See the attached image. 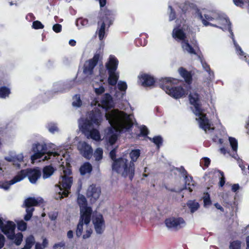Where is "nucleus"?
<instances>
[{"instance_id": "423d86ee", "label": "nucleus", "mask_w": 249, "mask_h": 249, "mask_svg": "<svg viewBox=\"0 0 249 249\" xmlns=\"http://www.w3.org/2000/svg\"><path fill=\"white\" fill-rule=\"evenodd\" d=\"M172 37L177 41H181V47L184 51L190 54L197 55H202L198 45H195V48L197 50V52L195 49L189 44V41L186 39V35L182 29L175 28L172 31Z\"/></svg>"}, {"instance_id": "de8ad7c7", "label": "nucleus", "mask_w": 249, "mask_h": 249, "mask_svg": "<svg viewBox=\"0 0 249 249\" xmlns=\"http://www.w3.org/2000/svg\"><path fill=\"white\" fill-rule=\"evenodd\" d=\"M118 139V134H113V135H109L108 138V142L110 145L114 144L117 141Z\"/></svg>"}, {"instance_id": "f257e3e1", "label": "nucleus", "mask_w": 249, "mask_h": 249, "mask_svg": "<svg viewBox=\"0 0 249 249\" xmlns=\"http://www.w3.org/2000/svg\"><path fill=\"white\" fill-rule=\"evenodd\" d=\"M105 117L110 124L107 129V135L117 134L119 128L129 130L133 126L131 115L123 111L113 109L107 113Z\"/></svg>"}, {"instance_id": "0e129e2a", "label": "nucleus", "mask_w": 249, "mask_h": 249, "mask_svg": "<svg viewBox=\"0 0 249 249\" xmlns=\"http://www.w3.org/2000/svg\"><path fill=\"white\" fill-rule=\"evenodd\" d=\"M219 174L221 176L219 184L221 187H222L225 183V178L224 177V173L219 170Z\"/></svg>"}, {"instance_id": "473e14b6", "label": "nucleus", "mask_w": 249, "mask_h": 249, "mask_svg": "<svg viewBox=\"0 0 249 249\" xmlns=\"http://www.w3.org/2000/svg\"><path fill=\"white\" fill-rule=\"evenodd\" d=\"M7 86H1L0 87V98H6L8 97L11 93V90L9 87Z\"/></svg>"}, {"instance_id": "4c0bfd02", "label": "nucleus", "mask_w": 249, "mask_h": 249, "mask_svg": "<svg viewBox=\"0 0 249 249\" xmlns=\"http://www.w3.org/2000/svg\"><path fill=\"white\" fill-rule=\"evenodd\" d=\"M242 242L238 240H233L230 242V249H241Z\"/></svg>"}, {"instance_id": "412c9836", "label": "nucleus", "mask_w": 249, "mask_h": 249, "mask_svg": "<svg viewBox=\"0 0 249 249\" xmlns=\"http://www.w3.org/2000/svg\"><path fill=\"white\" fill-rule=\"evenodd\" d=\"M92 213V210L91 207L86 208L82 211L80 210V217L79 222L88 225L90 222Z\"/></svg>"}, {"instance_id": "a19ab883", "label": "nucleus", "mask_w": 249, "mask_h": 249, "mask_svg": "<svg viewBox=\"0 0 249 249\" xmlns=\"http://www.w3.org/2000/svg\"><path fill=\"white\" fill-rule=\"evenodd\" d=\"M35 243V239L33 236L31 235L26 239L25 246L27 249H30Z\"/></svg>"}, {"instance_id": "4468645a", "label": "nucleus", "mask_w": 249, "mask_h": 249, "mask_svg": "<svg viewBox=\"0 0 249 249\" xmlns=\"http://www.w3.org/2000/svg\"><path fill=\"white\" fill-rule=\"evenodd\" d=\"M189 100L190 104L193 105L195 108L194 109H192L193 113L194 114H200L201 109H202V108H201V105L199 103V94L197 93H190L189 95Z\"/></svg>"}, {"instance_id": "a18cd8bd", "label": "nucleus", "mask_w": 249, "mask_h": 249, "mask_svg": "<svg viewBox=\"0 0 249 249\" xmlns=\"http://www.w3.org/2000/svg\"><path fill=\"white\" fill-rule=\"evenodd\" d=\"M83 225L84 223L79 222L77 225L76 230V235L77 237H80L82 234L83 230Z\"/></svg>"}, {"instance_id": "a878e982", "label": "nucleus", "mask_w": 249, "mask_h": 249, "mask_svg": "<svg viewBox=\"0 0 249 249\" xmlns=\"http://www.w3.org/2000/svg\"><path fill=\"white\" fill-rule=\"evenodd\" d=\"M42 202L43 199L42 198L38 200L35 197H29L25 200L24 205L25 207L31 208L32 207L38 206Z\"/></svg>"}, {"instance_id": "69168bd1", "label": "nucleus", "mask_w": 249, "mask_h": 249, "mask_svg": "<svg viewBox=\"0 0 249 249\" xmlns=\"http://www.w3.org/2000/svg\"><path fill=\"white\" fill-rule=\"evenodd\" d=\"M140 133L142 136H146L148 134L149 131L145 126H143L141 128Z\"/></svg>"}, {"instance_id": "b1692460", "label": "nucleus", "mask_w": 249, "mask_h": 249, "mask_svg": "<svg viewBox=\"0 0 249 249\" xmlns=\"http://www.w3.org/2000/svg\"><path fill=\"white\" fill-rule=\"evenodd\" d=\"M79 150L83 156L87 159L90 158L93 152L91 146L85 142L80 145Z\"/></svg>"}, {"instance_id": "3c124183", "label": "nucleus", "mask_w": 249, "mask_h": 249, "mask_svg": "<svg viewBox=\"0 0 249 249\" xmlns=\"http://www.w3.org/2000/svg\"><path fill=\"white\" fill-rule=\"evenodd\" d=\"M18 229L21 231H24L27 229V224L23 221H20L18 223Z\"/></svg>"}, {"instance_id": "58836bf2", "label": "nucleus", "mask_w": 249, "mask_h": 249, "mask_svg": "<svg viewBox=\"0 0 249 249\" xmlns=\"http://www.w3.org/2000/svg\"><path fill=\"white\" fill-rule=\"evenodd\" d=\"M136 45L138 46H144L147 44V40L142 36L137 38L135 40Z\"/></svg>"}, {"instance_id": "1a4fd4ad", "label": "nucleus", "mask_w": 249, "mask_h": 249, "mask_svg": "<svg viewBox=\"0 0 249 249\" xmlns=\"http://www.w3.org/2000/svg\"><path fill=\"white\" fill-rule=\"evenodd\" d=\"M33 149L35 152L34 154L31 156V159L33 160L40 159L45 154H47L49 156H53L54 157L58 155L56 152L48 151L47 144L45 143H37L33 146Z\"/></svg>"}, {"instance_id": "4be33fe9", "label": "nucleus", "mask_w": 249, "mask_h": 249, "mask_svg": "<svg viewBox=\"0 0 249 249\" xmlns=\"http://www.w3.org/2000/svg\"><path fill=\"white\" fill-rule=\"evenodd\" d=\"M139 79L141 85L144 87L151 86L156 82L154 77L147 73H143L139 76Z\"/></svg>"}, {"instance_id": "aec40b11", "label": "nucleus", "mask_w": 249, "mask_h": 249, "mask_svg": "<svg viewBox=\"0 0 249 249\" xmlns=\"http://www.w3.org/2000/svg\"><path fill=\"white\" fill-rule=\"evenodd\" d=\"M101 104L102 107L105 109L106 110L114 107V103L113 98L111 95L108 93H105L102 97L101 100Z\"/></svg>"}, {"instance_id": "39448f33", "label": "nucleus", "mask_w": 249, "mask_h": 249, "mask_svg": "<svg viewBox=\"0 0 249 249\" xmlns=\"http://www.w3.org/2000/svg\"><path fill=\"white\" fill-rule=\"evenodd\" d=\"M140 155V150L136 149L132 150L129 153L130 161L124 157L119 158V159L116 162V164H121L123 166V177L124 178L128 177L130 180L133 179L135 170L134 162L137 160Z\"/></svg>"}, {"instance_id": "09e8293b", "label": "nucleus", "mask_w": 249, "mask_h": 249, "mask_svg": "<svg viewBox=\"0 0 249 249\" xmlns=\"http://www.w3.org/2000/svg\"><path fill=\"white\" fill-rule=\"evenodd\" d=\"M44 27V25L39 20H36L33 22L32 28L35 29H41Z\"/></svg>"}, {"instance_id": "6e6552de", "label": "nucleus", "mask_w": 249, "mask_h": 249, "mask_svg": "<svg viewBox=\"0 0 249 249\" xmlns=\"http://www.w3.org/2000/svg\"><path fill=\"white\" fill-rule=\"evenodd\" d=\"M17 175L20 181L26 177H28L31 183H35L37 179L40 178L41 173L40 170L37 168H27L21 170L18 173Z\"/></svg>"}, {"instance_id": "7c9ffc66", "label": "nucleus", "mask_w": 249, "mask_h": 249, "mask_svg": "<svg viewBox=\"0 0 249 249\" xmlns=\"http://www.w3.org/2000/svg\"><path fill=\"white\" fill-rule=\"evenodd\" d=\"M228 138L230 145L233 150V152L234 153L232 157L236 158L237 156L236 152L238 149L237 140L235 138L231 137H229Z\"/></svg>"}, {"instance_id": "5701e85b", "label": "nucleus", "mask_w": 249, "mask_h": 249, "mask_svg": "<svg viewBox=\"0 0 249 249\" xmlns=\"http://www.w3.org/2000/svg\"><path fill=\"white\" fill-rule=\"evenodd\" d=\"M118 64L119 61L117 58L114 56L110 55L105 64V68L107 72H116Z\"/></svg>"}, {"instance_id": "4d7b16f0", "label": "nucleus", "mask_w": 249, "mask_h": 249, "mask_svg": "<svg viewBox=\"0 0 249 249\" xmlns=\"http://www.w3.org/2000/svg\"><path fill=\"white\" fill-rule=\"evenodd\" d=\"M105 91L104 87L102 85L98 88L94 89V92L97 95H100L103 94Z\"/></svg>"}, {"instance_id": "2eb2a0df", "label": "nucleus", "mask_w": 249, "mask_h": 249, "mask_svg": "<svg viewBox=\"0 0 249 249\" xmlns=\"http://www.w3.org/2000/svg\"><path fill=\"white\" fill-rule=\"evenodd\" d=\"M101 194V189L96 187L95 184L90 185L87 192V196L90 199L91 203L95 202L99 197Z\"/></svg>"}, {"instance_id": "338daca9", "label": "nucleus", "mask_w": 249, "mask_h": 249, "mask_svg": "<svg viewBox=\"0 0 249 249\" xmlns=\"http://www.w3.org/2000/svg\"><path fill=\"white\" fill-rule=\"evenodd\" d=\"M65 247V243L64 241L55 243L53 246V249H57L58 248H64Z\"/></svg>"}, {"instance_id": "dca6fc26", "label": "nucleus", "mask_w": 249, "mask_h": 249, "mask_svg": "<svg viewBox=\"0 0 249 249\" xmlns=\"http://www.w3.org/2000/svg\"><path fill=\"white\" fill-rule=\"evenodd\" d=\"M203 109H201L200 114L197 113L195 114L196 116H198V118H196V120L198 121L199 127L202 129L206 131L207 130H210L211 128V124L209 120L207 117L206 114L203 112Z\"/></svg>"}, {"instance_id": "49530a36", "label": "nucleus", "mask_w": 249, "mask_h": 249, "mask_svg": "<svg viewBox=\"0 0 249 249\" xmlns=\"http://www.w3.org/2000/svg\"><path fill=\"white\" fill-rule=\"evenodd\" d=\"M198 58L201 60L202 66L204 70L210 74L211 69L210 66L205 62L203 61L202 55H198Z\"/></svg>"}, {"instance_id": "cd10ccee", "label": "nucleus", "mask_w": 249, "mask_h": 249, "mask_svg": "<svg viewBox=\"0 0 249 249\" xmlns=\"http://www.w3.org/2000/svg\"><path fill=\"white\" fill-rule=\"evenodd\" d=\"M92 171V166L89 162H85L82 165L79 169V171L81 175H85L86 174H90Z\"/></svg>"}, {"instance_id": "0eeeda50", "label": "nucleus", "mask_w": 249, "mask_h": 249, "mask_svg": "<svg viewBox=\"0 0 249 249\" xmlns=\"http://www.w3.org/2000/svg\"><path fill=\"white\" fill-rule=\"evenodd\" d=\"M103 120V115L99 109L93 110L89 113L88 118L83 124L82 128L84 131H89L93 124L99 126Z\"/></svg>"}, {"instance_id": "052dcab7", "label": "nucleus", "mask_w": 249, "mask_h": 249, "mask_svg": "<svg viewBox=\"0 0 249 249\" xmlns=\"http://www.w3.org/2000/svg\"><path fill=\"white\" fill-rule=\"evenodd\" d=\"M75 97L77 99L76 102H73L72 105L74 107H80L82 105V101L79 95H76Z\"/></svg>"}, {"instance_id": "79ce46f5", "label": "nucleus", "mask_w": 249, "mask_h": 249, "mask_svg": "<svg viewBox=\"0 0 249 249\" xmlns=\"http://www.w3.org/2000/svg\"><path fill=\"white\" fill-rule=\"evenodd\" d=\"M34 208H26V214L24 216V219L25 221H27L30 220L31 218L32 215H33V213L34 211Z\"/></svg>"}, {"instance_id": "774afa93", "label": "nucleus", "mask_w": 249, "mask_h": 249, "mask_svg": "<svg viewBox=\"0 0 249 249\" xmlns=\"http://www.w3.org/2000/svg\"><path fill=\"white\" fill-rule=\"evenodd\" d=\"M178 170L180 173L185 178L186 176H189L188 174L187 171L185 170V169L183 166H181L180 168H177Z\"/></svg>"}, {"instance_id": "f8f14e48", "label": "nucleus", "mask_w": 249, "mask_h": 249, "mask_svg": "<svg viewBox=\"0 0 249 249\" xmlns=\"http://www.w3.org/2000/svg\"><path fill=\"white\" fill-rule=\"evenodd\" d=\"M164 222L167 228L169 229H172L176 231L182 228L185 225L184 220L181 217H169L165 220Z\"/></svg>"}, {"instance_id": "6ab92c4d", "label": "nucleus", "mask_w": 249, "mask_h": 249, "mask_svg": "<svg viewBox=\"0 0 249 249\" xmlns=\"http://www.w3.org/2000/svg\"><path fill=\"white\" fill-rule=\"evenodd\" d=\"M93 223L97 233L102 234L105 227V221L102 214H99L93 219Z\"/></svg>"}, {"instance_id": "ea45409f", "label": "nucleus", "mask_w": 249, "mask_h": 249, "mask_svg": "<svg viewBox=\"0 0 249 249\" xmlns=\"http://www.w3.org/2000/svg\"><path fill=\"white\" fill-rule=\"evenodd\" d=\"M211 163V160L207 157H204L202 158L200 161V165L205 169L208 167Z\"/></svg>"}, {"instance_id": "20e7f679", "label": "nucleus", "mask_w": 249, "mask_h": 249, "mask_svg": "<svg viewBox=\"0 0 249 249\" xmlns=\"http://www.w3.org/2000/svg\"><path fill=\"white\" fill-rule=\"evenodd\" d=\"M219 28L224 31H228L230 36L231 38L235 49L236 53L239 55L240 59L245 61L249 66V56L247 55L242 50L241 48L236 42L234 37V35L232 32L231 23L227 16L223 13L219 12Z\"/></svg>"}, {"instance_id": "f3484780", "label": "nucleus", "mask_w": 249, "mask_h": 249, "mask_svg": "<svg viewBox=\"0 0 249 249\" xmlns=\"http://www.w3.org/2000/svg\"><path fill=\"white\" fill-rule=\"evenodd\" d=\"M109 157L111 159L113 160V163L112 164V170L115 171L116 173L118 174H121L123 176V166L121 164L117 163L116 164V162L117 160L119 159V158H116V149H113L110 151L109 153Z\"/></svg>"}, {"instance_id": "864d4df0", "label": "nucleus", "mask_w": 249, "mask_h": 249, "mask_svg": "<svg viewBox=\"0 0 249 249\" xmlns=\"http://www.w3.org/2000/svg\"><path fill=\"white\" fill-rule=\"evenodd\" d=\"M48 129L49 131L53 134L58 131V128L56 125L53 124H49L48 126Z\"/></svg>"}, {"instance_id": "c03bdc74", "label": "nucleus", "mask_w": 249, "mask_h": 249, "mask_svg": "<svg viewBox=\"0 0 249 249\" xmlns=\"http://www.w3.org/2000/svg\"><path fill=\"white\" fill-rule=\"evenodd\" d=\"M168 9L170 10V12L169 14V20L171 21L176 18V13L172 6L169 5Z\"/></svg>"}, {"instance_id": "9b49d317", "label": "nucleus", "mask_w": 249, "mask_h": 249, "mask_svg": "<svg viewBox=\"0 0 249 249\" xmlns=\"http://www.w3.org/2000/svg\"><path fill=\"white\" fill-rule=\"evenodd\" d=\"M72 183V178L66 176H62V180L60 184V190L63 191L59 193L60 199L64 197H67L70 193V190Z\"/></svg>"}, {"instance_id": "bf43d9fd", "label": "nucleus", "mask_w": 249, "mask_h": 249, "mask_svg": "<svg viewBox=\"0 0 249 249\" xmlns=\"http://www.w3.org/2000/svg\"><path fill=\"white\" fill-rule=\"evenodd\" d=\"M53 30L56 33H60L62 30V26L61 24L58 23L55 24L53 26Z\"/></svg>"}, {"instance_id": "c9c22d12", "label": "nucleus", "mask_w": 249, "mask_h": 249, "mask_svg": "<svg viewBox=\"0 0 249 249\" xmlns=\"http://www.w3.org/2000/svg\"><path fill=\"white\" fill-rule=\"evenodd\" d=\"M148 139L154 143L158 148H159L162 144L163 139L161 136L160 135L155 136L153 138H148Z\"/></svg>"}, {"instance_id": "6e6d98bb", "label": "nucleus", "mask_w": 249, "mask_h": 249, "mask_svg": "<svg viewBox=\"0 0 249 249\" xmlns=\"http://www.w3.org/2000/svg\"><path fill=\"white\" fill-rule=\"evenodd\" d=\"M13 159L12 160L11 159H8L6 160L9 161H15L16 160H18L19 162H22L23 161V156L22 155L15 156V157H13Z\"/></svg>"}, {"instance_id": "2f4dec72", "label": "nucleus", "mask_w": 249, "mask_h": 249, "mask_svg": "<svg viewBox=\"0 0 249 249\" xmlns=\"http://www.w3.org/2000/svg\"><path fill=\"white\" fill-rule=\"evenodd\" d=\"M54 168L51 165L45 166L43 169V178L45 179L49 178L54 172Z\"/></svg>"}, {"instance_id": "603ef678", "label": "nucleus", "mask_w": 249, "mask_h": 249, "mask_svg": "<svg viewBox=\"0 0 249 249\" xmlns=\"http://www.w3.org/2000/svg\"><path fill=\"white\" fill-rule=\"evenodd\" d=\"M15 243L16 245L18 246L19 245L22 241L23 238V235L21 233H19L17 234L16 236H15Z\"/></svg>"}, {"instance_id": "72a5a7b5", "label": "nucleus", "mask_w": 249, "mask_h": 249, "mask_svg": "<svg viewBox=\"0 0 249 249\" xmlns=\"http://www.w3.org/2000/svg\"><path fill=\"white\" fill-rule=\"evenodd\" d=\"M187 206L190 209L192 213L196 211L199 207V204L195 200H189L187 203Z\"/></svg>"}, {"instance_id": "c756f323", "label": "nucleus", "mask_w": 249, "mask_h": 249, "mask_svg": "<svg viewBox=\"0 0 249 249\" xmlns=\"http://www.w3.org/2000/svg\"><path fill=\"white\" fill-rule=\"evenodd\" d=\"M19 181H20V180L19 179L18 176L17 175L11 180L6 181L2 183V184L0 185V187L5 190H7L9 189L11 185Z\"/></svg>"}, {"instance_id": "e433bc0d", "label": "nucleus", "mask_w": 249, "mask_h": 249, "mask_svg": "<svg viewBox=\"0 0 249 249\" xmlns=\"http://www.w3.org/2000/svg\"><path fill=\"white\" fill-rule=\"evenodd\" d=\"M88 132H89V136L91 139L95 141H99L101 139L99 131L95 128H93Z\"/></svg>"}, {"instance_id": "c85d7f7f", "label": "nucleus", "mask_w": 249, "mask_h": 249, "mask_svg": "<svg viewBox=\"0 0 249 249\" xmlns=\"http://www.w3.org/2000/svg\"><path fill=\"white\" fill-rule=\"evenodd\" d=\"M77 202L80 207V210L81 211L86 208H90L88 206L87 200L85 196L82 195L78 194Z\"/></svg>"}, {"instance_id": "f704fd0d", "label": "nucleus", "mask_w": 249, "mask_h": 249, "mask_svg": "<svg viewBox=\"0 0 249 249\" xmlns=\"http://www.w3.org/2000/svg\"><path fill=\"white\" fill-rule=\"evenodd\" d=\"M202 199L203 200L204 207L208 208L212 205V202L211 200L210 196L208 192L204 193Z\"/></svg>"}, {"instance_id": "5fc2aeb1", "label": "nucleus", "mask_w": 249, "mask_h": 249, "mask_svg": "<svg viewBox=\"0 0 249 249\" xmlns=\"http://www.w3.org/2000/svg\"><path fill=\"white\" fill-rule=\"evenodd\" d=\"M79 24L82 26H87L89 24V20L86 18H79L76 21L77 25Z\"/></svg>"}, {"instance_id": "a211bd4d", "label": "nucleus", "mask_w": 249, "mask_h": 249, "mask_svg": "<svg viewBox=\"0 0 249 249\" xmlns=\"http://www.w3.org/2000/svg\"><path fill=\"white\" fill-rule=\"evenodd\" d=\"M178 72L180 76L184 79L185 83L190 89V86L193 83V73L192 71H188L184 67H179L178 69Z\"/></svg>"}, {"instance_id": "7ed1b4c3", "label": "nucleus", "mask_w": 249, "mask_h": 249, "mask_svg": "<svg viewBox=\"0 0 249 249\" xmlns=\"http://www.w3.org/2000/svg\"><path fill=\"white\" fill-rule=\"evenodd\" d=\"M180 80L171 77L162 78L160 80V87L167 94L175 99H179L188 94V89H185L181 86L175 87L173 84H177Z\"/></svg>"}, {"instance_id": "f03ea898", "label": "nucleus", "mask_w": 249, "mask_h": 249, "mask_svg": "<svg viewBox=\"0 0 249 249\" xmlns=\"http://www.w3.org/2000/svg\"><path fill=\"white\" fill-rule=\"evenodd\" d=\"M100 6V10L98 17L97 28L95 32L98 35L100 40H102L107 36L110 26L113 24L114 20V13L113 11L107 8H104L106 5L107 0H98Z\"/></svg>"}, {"instance_id": "680f3d73", "label": "nucleus", "mask_w": 249, "mask_h": 249, "mask_svg": "<svg viewBox=\"0 0 249 249\" xmlns=\"http://www.w3.org/2000/svg\"><path fill=\"white\" fill-rule=\"evenodd\" d=\"M204 17L205 18L202 19V21L204 25H205V26H207L209 24V23L208 22V21L212 20L213 18L206 14L204 15Z\"/></svg>"}, {"instance_id": "e2e57ef3", "label": "nucleus", "mask_w": 249, "mask_h": 249, "mask_svg": "<svg viewBox=\"0 0 249 249\" xmlns=\"http://www.w3.org/2000/svg\"><path fill=\"white\" fill-rule=\"evenodd\" d=\"M220 130V135L225 137L226 138L228 137L225 128L219 123V131Z\"/></svg>"}, {"instance_id": "37998d69", "label": "nucleus", "mask_w": 249, "mask_h": 249, "mask_svg": "<svg viewBox=\"0 0 249 249\" xmlns=\"http://www.w3.org/2000/svg\"><path fill=\"white\" fill-rule=\"evenodd\" d=\"M103 151L101 148H97L94 153V157L97 161L100 160L103 158Z\"/></svg>"}, {"instance_id": "393cba45", "label": "nucleus", "mask_w": 249, "mask_h": 249, "mask_svg": "<svg viewBox=\"0 0 249 249\" xmlns=\"http://www.w3.org/2000/svg\"><path fill=\"white\" fill-rule=\"evenodd\" d=\"M185 183L184 187L180 189V192L183 190H188L190 192H193L195 187V182L191 176H186L184 178Z\"/></svg>"}, {"instance_id": "bb28decb", "label": "nucleus", "mask_w": 249, "mask_h": 249, "mask_svg": "<svg viewBox=\"0 0 249 249\" xmlns=\"http://www.w3.org/2000/svg\"><path fill=\"white\" fill-rule=\"evenodd\" d=\"M107 82L109 85L114 86L116 85L119 78V73L116 72H108Z\"/></svg>"}, {"instance_id": "9d476101", "label": "nucleus", "mask_w": 249, "mask_h": 249, "mask_svg": "<svg viewBox=\"0 0 249 249\" xmlns=\"http://www.w3.org/2000/svg\"><path fill=\"white\" fill-rule=\"evenodd\" d=\"M102 59V56L100 53L96 52L91 59H89L85 63L83 72L86 75H92L93 73V70L97 65L98 61Z\"/></svg>"}, {"instance_id": "ddd939ff", "label": "nucleus", "mask_w": 249, "mask_h": 249, "mask_svg": "<svg viewBox=\"0 0 249 249\" xmlns=\"http://www.w3.org/2000/svg\"><path fill=\"white\" fill-rule=\"evenodd\" d=\"M16 228L15 224L11 221H8L6 224L2 225L0 230L10 240L15 238V230Z\"/></svg>"}, {"instance_id": "8fccbe9b", "label": "nucleus", "mask_w": 249, "mask_h": 249, "mask_svg": "<svg viewBox=\"0 0 249 249\" xmlns=\"http://www.w3.org/2000/svg\"><path fill=\"white\" fill-rule=\"evenodd\" d=\"M118 88L121 91H125L127 88L126 82L124 81H120L118 83Z\"/></svg>"}, {"instance_id": "13d9d810", "label": "nucleus", "mask_w": 249, "mask_h": 249, "mask_svg": "<svg viewBox=\"0 0 249 249\" xmlns=\"http://www.w3.org/2000/svg\"><path fill=\"white\" fill-rule=\"evenodd\" d=\"M63 172L64 174L63 176L69 177V176L71 174L72 172L70 166L67 168H65L64 166H63Z\"/></svg>"}]
</instances>
